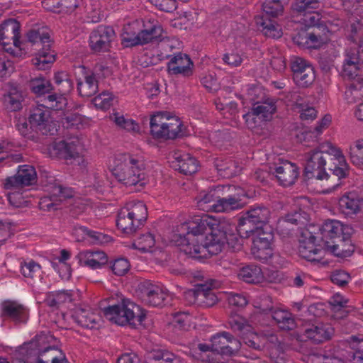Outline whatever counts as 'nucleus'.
Returning a JSON list of instances; mask_svg holds the SVG:
<instances>
[{
    "instance_id": "obj_1",
    "label": "nucleus",
    "mask_w": 363,
    "mask_h": 363,
    "mask_svg": "<svg viewBox=\"0 0 363 363\" xmlns=\"http://www.w3.org/2000/svg\"><path fill=\"white\" fill-rule=\"evenodd\" d=\"M48 339L45 334L37 335L19 347L17 352L27 359L35 357L38 363H69L61 350L48 345Z\"/></svg>"
},
{
    "instance_id": "obj_2",
    "label": "nucleus",
    "mask_w": 363,
    "mask_h": 363,
    "mask_svg": "<svg viewBox=\"0 0 363 363\" xmlns=\"http://www.w3.org/2000/svg\"><path fill=\"white\" fill-rule=\"evenodd\" d=\"M143 162L133 155L120 154L115 157L111 172L119 182L125 186H135L143 179Z\"/></svg>"
},
{
    "instance_id": "obj_3",
    "label": "nucleus",
    "mask_w": 363,
    "mask_h": 363,
    "mask_svg": "<svg viewBox=\"0 0 363 363\" xmlns=\"http://www.w3.org/2000/svg\"><path fill=\"white\" fill-rule=\"evenodd\" d=\"M147 218V209L143 201H130L118 214L117 226L125 234L133 235L141 228Z\"/></svg>"
},
{
    "instance_id": "obj_4",
    "label": "nucleus",
    "mask_w": 363,
    "mask_h": 363,
    "mask_svg": "<svg viewBox=\"0 0 363 363\" xmlns=\"http://www.w3.org/2000/svg\"><path fill=\"white\" fill-rule=\"evenodd\" d=\"M192 356L203 362L225 363L227 359V333L215 334L211 337L210 344L199 343Z\"/></svg>"
},
{
    "instance_id": "obj_5",
    "label": "nucleus",
    "mask_w": 363,
    "mask_h": 363,
    "mask_svg": "<svg viewBox=\"0 0 363 363\" xmlns=\"http://www.w3.org/2000/svg\"><path fill=\"white\" fill-rule=\"evenodd\" d=\"M189 231L187 233L188 240L198 242L199 240H204L203 236L207 230L210 233L207 236H213L216 234L223 233L225 244L227 242V221L225 218L215 217L209 215H203L201 218H196L189 227Z\"/></svg>"
},
{
    "instance_id": "obj_6",
    "label": "nucleus",
    "mask_w": 363,
    "mask_h": 363,
    "mask_svg": "<svg viewBox=\"0 0 363 363\" xmlns=\"http://www.w3.org/2000/svg\"><path fill=\"white\" fill-rule=\"evenodd\" d=\"M104 313L108 320L119 325L128 323L135 326L140 324L145 316L139 306L128 300H123L121 304L105 308Z\"/></svg>"
},
{
    "instance_id": "obj_7",
    "label": "nucleus",
    "mask_w": 363,
    "mask_h": 363,
    "mask_svg": "<svg viewBox=\"0 0 363 363\" xmlns=\"http://www.w3.org/2000/svg\"><path fill=\"white\" fill-rule=\"evenodd\" d=\"M328 145L331 144L321 145L318 148L306 154L305 174L308 179L323 180L328 178V163L332 162L333 157Z\"/></svg>"
},
{
    "instance_id": "obj_8",
    "label": "nucleus",
    "mask_w": 363,
    "mask_h": 363,
    "mask_svg": "<svg viewBox=\"0 0 363 363\" xmlns=\"http://www.w3.org/2000/svg\"><path fill=\"white\" fill-rule=\"evenodd\" d=\"M182 126L180 119L168 113H157L150 119V132L157 139H174L182 136Z\"/></svg>"
},
{
    "instance_id": "obj_9",
    "label": "nucleus",
    "mask_w": 363,
    "mask_h": 363,
    "mask_svg": "<svg viewBox=\"0 0 363 363\" xmlns=\"http://www.w3.org/2000/svg\"><path fill=\"white\" fill-rule=\"evenodd\" d=\"M224 234H213V236H206L204 240L192 242L185 238L183 244L184 252L194 258L206 257L207 255H216L222 251L225 245Z\"/></svg>"
},
{
    "instance_id": "obj_10",
    "label": "nucleus",
    "mask_w": 363,
    "mask_h": 363,
    "mask_svg": "<svg viewBox=\"0 0 363 363\" xmlns=\"http://www.w3.org/2000/svg\"><path fill=\"white\" fill-rule=\"evenodd\" d=\"M37 174L35 168L31 165H22L18 167L16 174L13 177H7L4 182V188L11 191L8 194L10 203L16 207L20 206V203L16 202V192H18L25 186H30L36 182Z\"/></svg>"
},
{
    "instance_id": "obj_11",
    "label": "nucleus",
    "mask_w": 363,
    "mask_h": 363,
    "mask_svg": "<svg viewBox=\"0 0 363 363\" xmlns=\"http://www.w3.org/2000/svg\"><path fill=\"white\" fill-rule=\"evenodd\" d=\"M270 216V211L264 206L252 208L247 212V216L239 219L236 227L240 238H248L250 233L264 230Z\"/></svg>"
},
{
    "instance_id": "obj_12",
    "label": "nucleus",
    "mask_w": 363,
    "mask_h": 363,
    "mask_svg": "<svg viewBox=\"0 0 363 363\" xmlns=\"http://www.w3.org/2000/svg\"><path fill=\"white\" fill-rule=\"evenodd\" d=\"M54 79L60 93H52L45 97L43 101L46 106L54 111L63 110L67 105V100L64 96L72 90L73 82L68 74L64 72L55 74Z\"/></svg>"
},
{
    "instance_id": "obj_13",
    "label": "nucleus",
    "mask_w": 363,
    "mask_h": 363,
    "mask_svg": "<svg viewBox=\"0 0 363 363\" xmlns=\"http://www.w3.org/2000/svg\"><path fill=\"white\" fill-rule=\"evenodd\" d=\"M225 186H218L208 191H202L196 196L199 209L209 212H223L227 207V200L223 197Z\"/></svg>"
},
{
    "instance_id": "obj_14",
    "label": "nucleus",
    "mask_w": 363,
    "mask_h": 363,
    "mask_svg": "<svg viewBox=\"0 0 363 363\" xmlns=\"http://www.w3.org/2000/svg\"><path fill=\"white\" fill-rule=\"evenodd\" d=\"M19 30L20 25L14 19L6 21L0 26V43L5 51L13 56L16 55L13 47L16 49L18 48V51L21 50Z\"/></svg>"
},
{
    "instance_id": "obj_15",
    "label": "nucleus",
    "mask_w": 363,
    "mask_h": 363,
    "mask_svg": "<svg viewBox=\"0 0 363 363\" xmlns=\"http://www.w3.org/2000/svg\"><path fill=\"white\" fill-rule=\"evenodd\" d=\"M256 233L257 235L252 241L251 253L255 259L266 261L272 255L271 245L274 235L270 230H262Z\"/></svg>"
},
{
    "instance_id": "obj_16",
    "label": "nucleus",
    "mask_w": 363,
    "mask_h": 363,
    "mask_svg": "<svg viewBox=\"0 0 363 363\" xmlns=\"http://www.w3.org/2000/svg\"><path fill=\"white\" fill-rule=\"evenodd\" d=\"M115 38L114 30L109 26H100L89 36V46L95 52H106Z\"/></svg>"
},
{
    "instance_id": "obj_17",
    "label": "nucleus",
    "mask_w": 363,
    "mask_h": 363,
    "mask_svg": "<svg viewBox=\"0 0 363 363\" xmlns=\"http://www.w3.org/2000/svg\"><path fill=\"white\" fill-rule=\"evenodd\" d=\"M315 237L311 232H305L300 240L298 253L301 257L309 262H320L325 254V249H319L315 245Z\"/></svg>"
},
{
    "instance_id": "obj_18",
    "label": "nucleus",
    "mask_w": 363,
    "mask_h": 363,
    "mask_svg": "<svg viewBox=\"0 0 363 363\" xmlns=\"http://www.w3.org/2000/svg\"><path fill=\"white\" fill-rule=\"evenodd\" d=\"M81 149L79 140H72L70 142L60 141L53 146L55 154L60 158L66 160H73V163L77 165H82L84 160L80 155Z\"/></svg>"
},
{
    "instance_id": "obj_19",
    "label": "nucleus",
    "mask_w": 363,
    "mask_h": 363,
    "mask_svg": "<svg viewBox=\"0 0 363 363\" xmlns=\"http://www.w3.org/2000/svg\"><path fill=\"white\" fill-rule=\"evenodd\" d=\"M43 104L38 105L34 108L29 116V122L31 125L34 126L38 130L40 131L43 135L48 133L52 134L50 129V107L46 106L45 102L43 100Z\"/></svg>"
},
{
    "instance_id": "obj_20",
    "label": "nucleus",
    "mask_w": 363,
    "mask_h": 363,
    "mask_svg": "<svg viewBox=\"0 0 363 363\" xmlns=\"http://www.w3.org/2000/svg\"><path fill=\"white\" fill-rule=\"evenodd\" d=\"M194 64L189 56L186 54L177 52L167 63V70L170 74H182L189 77L193 74Z\"/></svg>"
},
{
    "instance_id": "obj_21",
    "label": "nucleus",
    "mask_w": 363,
    "mask_h": 363,
    "mask_svg": "<svg viewBox=\"0 0 363 363\" xmlns=\"http://www.w3.org/2000/svg\"><path fill=\"white\" fill-rule=\"evenodd\" d=\"M363 204V198L357 192L351 191L342 195L338 201L339 211L347 217L358 214Z\"/></svg>"
},
{
    "instance_id": "obj_22",
    "label": "nucleus",
    "mask_w": 363,
    "mask_h": 363,
    "mask_svg": "<svg viewBox=\"0 0 363 363\" xmlns=\"http://www.w3.org/2000/svg\"><path fill=\"white\" fill-rule=\"evenodd\" d=\"M172 167L184 175H191L198 170L197 160L190 154L174 152L172 155Z\"/></svg>"
},
{
    "instance_id": "obj_23",
    "label": "nucleus",
    "mask_w": 363,
    "mask_h": 363,
    "mask_svg": "<svg viewBox=\"0 0 363 363\" xmlns=\"http://www.w3.org/2000/svg\"><path fill=\"white\" fill-rule=\"evenodd\" d=\"M139 296L142 301L148 306H160L166 298L167 294L158 286L152 284H142Z\"/></svg>"
},
{
    "instance_id": "obj_24",
    "label": "nucleus",
    "mask_w": 363,
    "mask_h": 363,
    "mask_svg": "<svg viewBox=\"0 0 363 363\" xmlns=\"http://www.w3.org/2000/svg\"><path fill=\"white\" fill-rule=\"evenodd\" d=\"M333 332V328L329 325L319 323L311 325L305 328L301 337L315 344H319L330 340Z\"/></svg>"
},
{
    "instance_id": "obj_25",
    "label": "nucleus",
    "mask_w": 363,
    "mask_h": 363,
    "mask_svg": "<svg viewBox=\"0 0 363 363\" xmlns=\"http://www.w3.org/2000/svg\"><path fill=\"white\" fill-rule=\"evenodd\" d=\"M273 173L276 174L279 183L285 186L294 184L299 174L296 165L286 160L276 167Z\"/></svg>"
},
{
    "instance_id": "obj_26",
    "label": "nucleus",
    "mask_w": 363,
    "mask_h": 363,
    "mask_svg": "<svg viewBox=\"0 0 363 363\" xmlns=\"http://www.w3.org/2000/svg\"><path fill=\"white\" fill-rule=\"evenodd\" d=\"M323 248L325 249V251H328L336 257L342 258L350 256L354 250L351 240L345 234H343L335 240L330 241Z\"/></svg>"
},
{
    "instance_id": "obj_27",
    "label": "nucleus",
    "mask_w": 363,
    "mask_h": 363,
    "mask_svg": "<svg viewBox=\"0 0 363 363\" xmlns=\"http://www.w3.org/2000/svg\"><path fill=\"white\" fill-rule=\"evenodd\" d=\"M1 316L15 322H24L27 318L26 308L16 301L6 300L1 304Z\"/></svg>"
},
{
    "instance_id": "obj_28",
    "label": "nucleus",
    "mask_w": 363,
    "mask_h": 363,
    "mask_svg": "<svg viewBox=\"0 0 363 363\" xmlns=\"http://www.w3.org/2000/svg\"><path fill=\"white\" fill-rule=\"evenodd\" d=\"M333 152L331 162L328 163L327 172H332L338 179L345 178L348 174V167L341 151L332 145H328Z\"/></svg>"
},
{
    "instance_id": "obj_29",
    "label": "nucleus",
    "mask_w": 363,
    "mask_h": 363,
    "mask_svg": "<svg viewBox=\"0 0 363 363\" xmlns=\"http://www.w3.org/2000/svg\"><path fill=\"white\" fill-rule=\"evenodd\" d=\"M344 225L338 220H328L323 223L320 228L323 247L328 244L330 241L336 240L344 233Z\"/></svg>"
},
{
    "instance_id": "obj_30",
    "label": "nucleus",
    "mask_w": 363,
    "mask_h": 363,
    "mask_svg": "<svg viewBox=\"0 0 363 363\" xmlns=\"http://www.w3.org/2000/svg\"><path fill=\"white\" fill-rule=\"evenodd\" d=\"M163 30L158 24L145 25V28L138 33V37L129 39L132 44L145 45L162 38Z\"/></svg>"
},
{
    "instance_id": "obj_31",
    "label": "nucleus",
    "mask_w": 363,
    "mask_h": 363,
    "mask_svg": "<svg viewBox=\"0 0 363 363\" xmlns=\"http://www.w3.org/2000/svg\"><path fill=\"white\" fill-rule=\"evenodd\" d=\"M26 39L28 43L35 47V50L50 49V35L43 28L29 30L26 33Z\"/></svg>"
},
{
    "instance_id": "obj_32",
    "label": "nucleus",
    "mask_w": 363,
    "mask_h": 363,
    "mask_svg": "<svg viewBox=\"0 0 363 363\" xmlns=\"http://www.w3.org/2000/svg\"><path fill=\"white\" fill-rule=\"evenodd\" d=\"M157 44V57L159 60L172 58L177 52H179L180 42L176 38L169 37L160 38Z\"/></svg>"
},
{
    "instance_id": "obj_33",
    "label": "nucleus",
    "mask_w": 363,
    "mask_h": 363,
    "mask_svg": "<svg viewBox=\"0 0 363 363\" xmlns=\"http://www.w3.org/2000/svg\"><path fill=\"white\" fill-rule=\"evenodd\" d=\"M147 363H182V359L172 352L162 349H154L148 352Z\"/></svg>"
},
{
    "instance_id": "obj_34",
    "label": "nucleus",
    "mask_w": 363,
    "mask_h": 363,
    "mask_svg": "<svg viewBox=\"0 0 363 363\" xmlns=\"http://www.w3.org/2000/svg\"><path fill=\"white\" fill-rule=\"evenodd\" d=\"M270 315L281 330H291L296 327L293 315L286 310L277 306Z\"/></svg>"
},
{
    "instance_id": "obj_35",
    "label": "nucleus",
    "mask_w": 363,
    "mask_h": 363,
    "mask_svg": "<svg viewBox=\"0 0 363 363\" xmlns=\"http://www.w3.org/2000/svg\"><path fill=\"white\" fill-rule=\"evenodd\" d=\"M196 277L202 281L201 283H199L201 294L199 298V305L206 307L212 306L217 301V297L212 291V281L211 282L203 281V275H198Z\"/></svg>"
},
{
    "instance_id": "obj_36",
    "label": "nucleus",
    "mask_w": 363,
    "mask_h": 363,
    "mask_svg": "<svg viewBox=\"0 0 363 363\" xmlns=\"http://www.w3.org/2000/svg\"><path fill=\"white\" fill-rule=\"evenodd\" d=\"M255 23L258 28L267 37L278 38L282 35L281 29L279 25L270 19L264 18L263 16H257L255 17Z\"/></svg>"
},
{
    "instance_id": "obj_37",
    "label": "nucleus",
    "mask_w": 363,
    "mask_h": 363,
    "mask_svg": "<svg viewBox=\"0 0 363 363\" xmlns=\"http://www.w3.org/2000/svg\"><path fill=\"white\" fill-rule=\"evenodd\" d=\"M28 86L34 94L37 96H43V99L47 96L45 94H51V91L54 89L50 80L41 75L30 79Z\"/></svg>"
},
{
    "instance_id": "obj_38",
    "label": "nucleus",
    "mask_w": 363,
    "mask_h": 363,
    "mask_svg": "<svg viewBox=\"0 0 363 363\" xmlns=\"http://www.w3.org/2000/svg\"><path fill=\"white\" fill-rule=\"evenodd\" d=\"M77 89L83 97H91L98 91V81L94 73L86 74L84 81L77 80Z\"/></svg>"
},
{
    "instance_id": "obj_39",
    "label": "nucleus",
    "mask_w": 363,
    "mask_h": 363,
    "mask_svg": "<svg viewBox=\"0 0 363 363\" xmlns=\"http://www.w3.org/2000/svg\"><path fill=\"white\" fill-rule=\"evenodd\" d=\"M21 272L25 278L34 283L39 282L43 279L41 266L33 260L22 262Z\"/></svg>"
},
{
    "instance_id": "obj_40",
    "label": "nucleus",
    "mask_w": 363,
    "mask_h": 363,
    "mask_svg": "<svg viewBox=\"0 0 363 363\" xmlns=\"http://www.w3.org/2000/svg\"><path fill=\"white\" fill-rule=\"evenodd\" d=\"M238 277L244 281L250 284H259L264 280V275L259 266L251 264L242 267Z\"/></svg>"
},
{
    "instance_id": "obj_41",
    "label": "nucleus",
    "mask_w": 363,
    "mask_h": 363,
    "mask_svg": "<svg viewBox=\"0 0 363 363\" xmlns=\"http://www.w3.org/2000/svg\"><path fill=\"white\" fill-rule=\"evenodd\" d=\"M74 318L82 327L88 328H95L98 320L99 316L89 309L86 308H77L73 315Z\"/></svg>"
},
{
    "instance_id": "obj_42",
    "label": "nucleus",
    "mask_w": 363,
    "mask_h": 363,
    "mask_svg": "<svg viewBox=\"0 0 363 363\" xmlns=\"http://www.w3.org/2000/svg\"><path fill=\"white\" fill-rule=\"evenodd\" d=\"M276 111V105L273 100H267L264 102H257L254 104L252 112L259 118L269 121Z\"/></svg>"
},
{
    "instance_id": "obj_43",
    "label": "nucleus",
    "mask_w": 363,
    "mask_h": 363,
    "mask_svg": "<svg viewBox=\"0 0 363 363\" xmlns=\"http://www.w3.org/2000/svg\"><path fill=\"white\" fill-rule=\"evenodd\" d=\"M37 56L32 60L33 65L40 70H45L51 67L55 60V55L51 53L50 49H39Z\"/></svg>"
},
{
    "instance_id": "obj_44",
    "label": "nucleus",
    "mask_w": 363,
    "mask_h": 363,
    "mask_svg": "<svg viewBox=\"0 0 363 363\" xmlns=\"http://www.w3.org/2000/svg\"><path fill=\"white\" fill-rule=\"evenodd\" d=\"M345 99L352 104L363 97V78L358 77L348 86L345 93Z\"/></svg>"
},
{
    "instance_id": "obj_45",
    "label": "nucleus",
    "mask_w": 363,
    "mask_h": 363,
    "mask_svg": "<svg viewBox=\"0 0 363 363\" xmlns=\"http://www.w3.org/2000/svg\"><path fill=\"white\" fill-rule=\"evenodd\" d=\"M245 196V191L242 188L228 185V210L242 208L244 206L242 197Z\"/></svg>"
},
{
    "instance_id": "obj_46",
    "label": "nucleus",
    "mask_w": 363,
    "mask_h": 363,
    "mask_svg": "<svg viewBox=\"0 0 363 363\" xmlns=\"http://www.w3.org/2000/svg\"><path fill=\"white\" fill-rule=\"evenodd\" d=\"M84 257V264L91 269H99L108 262L106 255L102 251H89L87 252Z\"/></svg>"
},
{
    "instance_id": "obj_47",
    "label": "nucleus",
    "mask_w": 363,
    "mask_h": 363,
    "mask_svg": "<svg viewBox=\"0 0 363 363\" xmlns=\"http://www.w3.org/2000/svg\"><path fill=\"white\" fill-rule=\"evenodd\" d=\"M320 6L319 0H295L292 4V9L300 16L311 11H317Z\"/></svg>"
},
{
    "instance_id": "obj_48",
    "label": "nucleus",
    "mask_w": 363,
    "mask_h": 363,
    "mask_svg": "<svg viewBox=\"0 0 363 363\" xmlns=\"http://www.w3.org/2000/svg\"><path fill=\"white\" fill-rule=\"evenodd\" d=\"M301 21L307 27L312 28H322L323 31L326 30L327 28L325 25L320 23V14L316 11H311L299 16Z\"/></svg>"
},
{
    "instance_id": "obj_49",
    "label": "nucleus",
    "mask_w": 363,
    "mask_h": 363,
    "mask_svg": "<svg viewBox=\"0 0 363 363\" xmlns=\"http://www.w3.org/2000/svg\"><path fill=\"white\" fill-rule=\"evenodd\" d=\"M283 0H267L262 4L264 12L269 16L277 18L284 12Z\"/></svg>"
},
{
    "instance_id": "obj_50",
    "label": "nucleus",
    "mask_w": 363,
    "mask_h": 363,
    "mask_svg": "<svg viewBox=\"0 0 363 363\" xmlns=\"http://www.w3.org/2000/svg\"><path fill=\"white\" fill-rule=\"evenodd\" d=\"M23 96L16 87H11L9 94L5 97V102L11 111H16L21 108Z\"/></svg>"
},
{
    "instance_id": "obj_51",
    "label": "nucleus",
    "mask_w": 363,
    "mask_h": 363,
    "mask_svg": "<svg viewBox=\"0 0 363 363\" xmlns=\"http://www.w3.org/2000/svg\"><path fill=\"white\" fill-rule=\"evenodd\" d=\"M155 241L153 235L150 233H147L135 240L133 246L134 248L145 252L149 251L155 245Z\"/></svg>"
},
{
    "instance_id": "obj_52",
    "label": "nucleus",
    "mask_w": 363,
    "mask_h": 363,
    "mask_svg": "<svg viewBox=\"0 0 363 363\" xmlns=\"http://www.w3.org/2000/svg\"><path fill=\"white\" fill-rule=\"evenodd\" d=\"M351 161L356 165L363 163V138L357 140L350 147Z\"/></svg>"
},
{
    "instance_id": "obj_53",
    "label": "nucleus",
    "mask_w": 363,
    "mask_h": 363,
    "mask_svg": "<svg viewBox=\"0 0 363 363\" xmlns=\"http://www.w3.org/2000/svg\"><path fill=\"white\" fill-rule=\"evenodd\" d=\"M304 73L293 77L295 83L300 87L306 88L311 85L315 78L314 69H306Z\"/></svg>"
},
{
    "instance_id": "obj_54",
    "label": "nucleus",
    "mask_w": 363,
    "mask_h": 363,
    "mask_svg": "<svg viewBox=\"0 0 363 363\" xmlns=\"http://www.w3.org/2000/svg\"><path fill=\"white\" fill-rule=\"evenodd\" d=\"M363 67L362 64L343 63L342 75L345 79L354 80L359 76V72Z\"/></svg>"
},
{
    "instance_id": "obj_55",
    "label": "nucleus",
    "mask_w": 363,
    "mask_h": 363,
    "mask_svg": "<svg viewBox=\"0 0 363 363\" xmlns=\"http://www.w3.org/2000/svg\"><path fill=\"white\" fill-rule=\"evenodd\" d=\"M228 321L231 328L239 334H243L245 332L250 331L252 326L243 317L240 315H235L230 318Z\"/></svg>"
},
{
    "instance_id": "obj_56",
    "label": "nucleus",
    "mask_w": 363,
    "mask_h": 363,
    "mask_svg": "<svg viewBox=\"0 0 363 363\" xmlns=\"http://www.w3.org/2000/svg\"><path fill=\"white\" fill-rule=\"evenodd\" d=\"M113 96L108 91H103L98 96H95L92 102L94 105L101 109H108L112 105Z\"/></svg>"
},
{
    "instance_id": "obj_57",
    "label": "nucleus",
    "mask_w": 363,
    "mask_h": 363,
    "mask_svg": "<svg viewBox=\"0 0 363 363\" xmlns=\"http://www.w3.org/2000/svg\"><path fill=\"white\" fill-rule=\"evenodd\" d=\"M291 69L293 72V77L300 73H304L306 69H313V66L301 57H294L291 62Z\"/></svg>"
},
{
    "instance_id": "obj_58",
    "label": "nucleus",
    "mask_w": 363,
    "mask_h": 363,
    "mask_svg": "<svg viewBox=\"0 0 363 363\" xmlns=\"http://www.w3.org/2000/svg\"><path fill=\"white\" fill-rule=\"evenodd\" d=\"M353 63L363 65V57L360 55L359 48L351 47L345 50L344 63Z\"/></svg>"
},
{
    "instance_id": "obj_59",
    "label": "nucleus",
    "mask_w": 363,
    "mask_h": 363,
    "mask_svg": "<svg viewBox=\"0 0 363 363\" xmlns=\"http://www.w3.org/2000/svg\"><path fill=\"white\" fill-rule=\"evenodd\" d=\"M129 262L124 258L116 259L111 266L113 272L118 276H123L129 270Z\"/></svg>"
},
{
    "instance_id": "obj_60",
    "label": "nucleus",
    "mask_w": 363,
    "mask_h": 363,
    "mask_svg": "<svg viewBox=\"0 0 363 363\" xmlns=\"http://www.w3.org/2000/svg\"><path fill=\"white\" fill-rule=\"evenodd\" d=\"M276 307L277 306L274 304L272 297L267 295L262 296L257 306L259 312L263 314H271Z\"/></svg>"
},
{
    "instance_id": "obj_61",
    "label": "nucleus",
    "mask_w": 363,
    "mask_h": 363,
    "mask_svg": "<svg viewBox=\"0 0 363 363\" xmlns=\"http://www.w3.org/2000/svg\"><path fill=\"white\" fill-rule=\"evenodd\" d=\"M150 2L155 5L161 11L165 12H172L177 8L176 0H149Z\"/></svg>"
},
{
    "instance_id": "obj_62",
    "label": "nucleus",
    "mask_w": 363,
    "mask_h": 363,
    "mask_svg": "<svg viewBox=\"0 0 363 363\" xmlns=\"http://www.w3.org/2000/svg\"><path fill=\"white\" fill-rule=\"evenodd\" d=\"M350 279V274L342 270H335L331 275V281L342 287L346 286Z\"/></svg>"
},
{
    "instance_id": "obj_63",
    "label": "nucleus",
    "mask_w": 363,
    "mask_h": 363,
    "mask_svg": "<svg viewBox=\"0 0 363 363\" xmlns=\"http://www.w3.org/2000/svg\"><path fill=\"white\" fill-rule=\"evenodd\" d=\"M322 28H314L312 31L308 32V43L309 48H317L320 46V45L323 42L324 38L323 35L320 34V30Z\"/></svg>"
},
{
    "instance_id": "obj_64",
    "label": "nucleus",
    "mask_w": 363,
    "mask_h": 363,
    "mask_svg": "<svg viewBox=\"0 0 363 363\" xmlns=\"http://www.w3.org/2000/svg\"><path fill=\"white\" fill-rule=\"evenodd\" d=\"M87 240L94 245H101L108 242L111 237L99 232L90 230Z\"/></svg>"
}]
</instances>
